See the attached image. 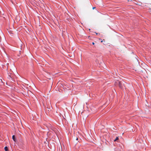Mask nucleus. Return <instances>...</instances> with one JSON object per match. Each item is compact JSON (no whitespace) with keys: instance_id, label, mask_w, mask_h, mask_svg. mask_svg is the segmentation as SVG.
Masks as SVG:
<instances>
[{"instance_id":"1","label":"nucleus","mask_w":151,"mask_h":151,"mask_svg":"<svg viewBox=\"0 0 151 151\" xmlns=\"http://www.w3.org/2000/svg\"><path fill=\"white\" fill-rule=\"evenodd\" d=\"M124 83V82L123 81H121V82L117 81L116 82V84H119V85H122V84L124 85L125 84Z\"/></svg>"},{"instance_id":"2","label":"nucleus","mask_w":151,"mask_h":151,"mask_svg":"<svg viewBox=\"0 0 151 151\" xmlns=\"http://www.w3.org/2000/svg\"><path fill=\"white\" fill-rule=\"evenodd\" d=\"M12 138L13 139L14 142L16 141L17 140H16V138L15 137V136L14 135H13L12 136Z\"/></svg>"},{"instance_id":"3","label":"nucleus","mask_w":151,"mask_h":151,"mask_svg":"<svg viewBox=\"0 0 151 151\" xmlns=\"http://www.w3.org/2000/svg\"><path fill=\"white\" fill-rule=\"evenodd\" d=\"M4 149L5 151H8V149L7 147H4Z\"/></svg>"},{"instance_id":"4","label":"nucleus","mask_w":151,"mask_h":151,"mask_svg":"<svg viewBox=\"0 0 151 151\" xmlns=\"http://www.w3.org/2000/svg\"><path fill=\"white\" fill-rule=\"evenodd\" d=\"M119 139V138L118 137H116V139L114 140V141L115 142L117 140H118Z\"/></svg>"},{"instance_id":"5","label":"nucleus","mask_w":151,"mask_h":151,"mask_svg":"<svg viewBox=\"0 0 151 151\" xmlns=\"http://www.w3.org/2000/svg\"><path fill=\"white\" fill-rule=\"evenodd\" d=\"M76 140H78V138H76Z\"/></svg>"},{"instance_id":"6","label":"nucleus","mask_w":151,"mask_h":151,"mask_svg":"<svg viewBox=\"0 0 151 151\" xmlns=\"http://www.w3.org/2000/svg\"><path fill=\"white\" fill-rule=\"evenodd\" d=\"M92 44H93V45H94V43L93 42L92 43Z\"/></svg>"},{"instance_id":"7","label":"nucleus","mask_w":151,"mask_h":151,"mask_svg":"<svg viewBox=\"0 0 151 151\" xmlns=\"http://www.w3.org/2000/svg\"><path fill=\"white\" fill-rule=\"evenodd\" d=\"M95 8V7H93V9H94Z\"/></svg>"},{"instance_id":"8","label":"nucleus","mask_w":151,"mask_h":151,"mask_svg":"<svg viewBox=\"0 0 151 151\" xmlns=\"http://www.w3.org/2000/svg\"><path fill=\"white\" fill-rule=\"evenodd\" d=\"M103 42V41H101V42Z\"/></svg>"}]
</instances>
